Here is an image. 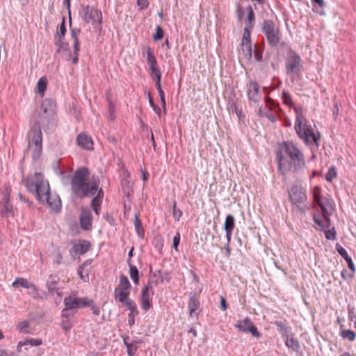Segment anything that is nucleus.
<instances>
[{
  "mask_svg": "<svg viewBox=\"0 0 356 356\" xmlns=\"http://www.w3.org/2000/svg\"><path fill=\"white\" fill-rule=\"evenodd\" d=\"M279 172L285 175L290 171L300 173L306 166L305 155L293 142H284L280 145L277 153Z\"/></svg>",
  "mask_w": 356,
  "mask_h": 356,
  "instance_id": "1",
  "label": "nucleus"
},
{
  "mask_svg": "<svg viewBox=\"0 0 356 356\" xmlns=\"http://www.w3.org/2000/svg\"><path fill=\"white\" fill-rule=\"evenodd\" d=\"M25 182L27 190L34 193L40 203L47 204L51 212L57 213L60 211L62 204L60 197L56 193H51L49 182L41 173L30 175Z\"/></svg>",
  "mask_w": 356,
  "mask_h": 356,
  "instance_id": "2",
  "label": "nucleus"
},
{
  "mask_svg": "<svg viewBox=\"0 0 356 356\" xmlns=\"http://www.w3.org/2000/svg\"><path fill=\"white\" fill-rule=\"evenodd\" d=\"M90 172L87 168L77 170L72 179V190L79 197L92 196L98 191L99 186L94 180L89 179Z\"/></svg>",
  "mask_w": 356,
  "mask_h": 356,
  "instance_id": "3",
  "label": "nucleus"
},
{
  "mask_svg": "<svg viewBox=\"0 0 356 356\" xmlns=\"http://www.w3.org/2000/svg\"><path fill=\"white\" fill-rule=\"evenodd\" d=\"M296 113L295 130L299 138L302 139L306 143L312 142L317 143L320 136H317L312 127L306 124V120L303 115L302 106H293Z\"/></svg>",
  "mask_w": 356,
  "mask_h": 356,
  "instance_id": "4",
  "label": "nucleus"
},
{
  "mask_svg": "<svg viewBox=\"0 0 356 356\" xmlns=\"http://www.w3.org/2000/svg\"><path fill=\"white\" fill-rule=\"evenodd\" d=\"M63 302L65 307L72 310L88 307L90 308L94 315L99 316L100 314V310L92 299L88 298V297H78L75 293H72L65 297Z\"/></svg>",
  "mask_w": 356,
  "mask_h": 356,
  "instance_id": "5",
  "label": "nucleus"
},
{
  "mask_svg": "<svg viewBox=\"0 0 356 356\" xmlns=\"http://www.w3.org/2000/svg\"><path fill=\"white\" fill-rule=\"evenodd\" d=\"M29 150L33 159H38L42 150V134L39 122L35 123L29 134Z\"/></svg>",
  "mask_w": 356,
  "mask_h": 356,
  "instance_id": "6",
  "label": "nucleus"
},
{
  "mask_svg": "<svg viewBox=\"0 0 356 356\" xmlns=\"http://www.w3.org/2000/svg\"><path fill=\"white\" fill-rule=\"evenodd\" d=\"M79 15L87 24H101L102 21V12L97 8L88 5H81Z\"/></svg>",
  "mask_w": 356,
  "mask_h": 356,
  "instance_id": "7",
  "label": "nucleus"
},
{
  "mask_svg": "<svg viewBox=\"0 0 356 356\" xmlns=\"http://www.w3.org/2000/svg\"><path fill=\"white\" fill-rule=\"evenodd\" d=\"M322 211V216H314V220L316 224L321 227L330 226L329 211L332 209L330 200L326 197H322L320 201L316 202Z\"/></svg>",
  "mask_w": 356,
  "mask_h": 356,
  "instance_id": "8",
  "label": "nucleus"
},
{
  "mask_svg": "<svg viewBox=\"0 0 356 356\" xmlns=\"http://www.w3.org/2000/svg\"><path fill=\"white\" fill-rule=\"evenodd\" d=\"M285 68L288 74L299 76L302 71V59L300 56L294 51H290L286 59Z\"/></svg>",
  "mask_w": 356,
  "mask_h": 356,
  "instance_id": "9",
  "label": "nucleus"
},
{
  "mask_svg": "<svg viewBox=\"0 0 356 356\" xmlns=\"http://www.w3.org/2000/svg\"><path fill=\"white\" fill-rule=\"evenodd\" d=\"M262 30L264 33L268 44L272 47L277 45L280 40V34L278 27L271 20H265L262 24Z\"/></svg>",
  "mask_w": 356,
  "mask_h": 356,
  "instance_id": "10",
  "label": "nucleus"
},
{
  "mask_svg": "<svg viewBox=\"0 0 356 356\" xmlns=\"http://www.w3.org/2000/svg\"><path fill=\"white\" fill-rule=\"evenodd\" d=\"M131 285L127 277L124 275L120 276L119 284L114 290V296L118 302H124L129 298Z\"/></svg>",
  "mask_w": 356,
  "mask_h": 356,
  "instance_id": "11",
  "label": "nucleus"
},
{
  "mask_svg": "<svg viewBox=\"0 0 356 356\" xmlns=\"http://www.w3.org/2000/svg\"><path fill=\"white\" fill-rule=\"evenodd\" d=\"M278 106L267 97L265 107L259 108L258 113L261 117H265L271 122H275L278 118Z\"/></svg>",
  "mask_w": 356,
  "mask_h": 356,
  "instance_id": "12",
  "label": "nucleus"
},
{
  "mask_svg": "<svg viewBox=\"0 0 356 356\" xmlns=\"http://www.w3.org/2000/svg\"><path fill=\"white\" fill-rule=\"evenodd\" d=\"M235 327L241 332H250L252 335L256 338L260 337V333L257 328L254 326L250 318L245 317L243 320L236 322Z\"/></svg>",
  "mask_w": 356,
  "mask_h": 356,
  "instance_id": "13",
  "label": "nucleus"
},
{
  "mask_svg": "<svg viewBox=\"0 0 356 356\" xmlns=\"http://www.w3.org/2000/svg\"><path fill=\"white\" fill-rule=\"evenodd\" d=\"M289 198L293 204H299L307 200L305 189L298 185L293 186L289 191Z\"/></svg>",
  "mask_w": 356,
  "mask_h": 356,
  "instance_id": "14",
  "label": "nucleus"
},
{
  "mask_svg": "<svg viewBox=\"0 0 356 356\" xmlns=\"http://www.w3.org/2000/svg\"><path fill=\"white\" fill-rule=\"evenodd\" d=\"M154 294L153 289L150 286L145 285L142 289L140 306L144 311L147 312L152 307V297Z\"/></svg>",
  "mask_w": 356,
  "mask_h": 356,
  "instance_id": "15",
  "label": "nucleus"
},
{
  "mask_svg": "<svg viewBox=\"0 0 356 356\" xmlns=\"http://www.w3.org/2000/svg\"><path fill=\"white\" fill-rule=\"evenodd\" d=\"M260 87L257 83L251 81L248 85V97L250 101L258 102L261 96L259 93Z\"/></svg>",
  "mask_w": 356,
  "mask_h": 356,
  "instance_id": "16",
  "label": "nucleus"
},
{
  "mask_svg": "<svg viewBox=\"0 0 356 356\" xmlns=\"http://www.w3.org/2000/svg\"><path fill=\"white\" fill-rule=\"evenodd\" d=\"M92 218L91 211L88 209H83L80 215V225L83 229L90 230L92 228Z\"/></svg>",
  "mask_w": 356,
  "mask_h": 356,
  "instance_id": "17",
  "label": "nucleus"
},
{
  "mask_svg": "<svg viewBox=\"0 0 356 356\" xmlns=\"http://www.w3.org/2000/svg\"><path fill=\"white\" fill-rule=\"evenodd\" d=\"M76 142L78 146L87 150L93 149V140L86 134L81 133L76 137Z\"/></svg>",
  "mask_w": 356,
  "mask_h": 356,
  "instance_id": "18",
  "label": "nucleus"
},
{
  "mask_svg": "<svg viewBox=\"0 0 356 356\" xmlns=\"http://www.w3.org/2000/svg\"><path fill=\"white\" fill-rule=\"evenodd\" d=\"M80 33V29H72L71 31V36L73 40V49H74V56H72V63L74 64L77 63L79 59V45L80 42L78 37L79 33Z\"/></svg>",
  "mask_w": 356,
  "mask_h": 356,
  "instance_id": "19",
  "label": "nucleus"
},
{
  "mask_svg": "<svg viewBox=\"0 0 356 356\" xmlns=\"http://www.w3.org/2000/svg\"><path fill=\"white\" fill-rule=\"evenodd\" d=\"M167 276V273L160 270H156L149 277L147 286H150L151 288L153 289L154 286L164 282Z\"/></svg>",
  "mask_w": 356,
  "mask_h": 356,
  "instance_id": "20",
  "label": "nucleus"
},
{
  "mask_svg": "<svg viewBox=\"0 0 356 356\" xmlns=\"http://www.w3.org/2000/svg\"><path fill=\"white\" fill-rule=\"evenodd\" d=\"M91 248V243L88 241H81L75 243L72 251L76 254H83L88 252Z\"/></svg>",
  "mask_w": 356,
  "mask_h": 356,
  "instance_id": "21",
  "label": "nucleus"
},
{
  "mask_svg": "<svg viewBox=\"0 0 356 356\" xmlns=\"http://www.w3.org/2000/svg\"><path fill=\"white\" fill-rule=\"evenodd\" d=\"M224 228L226 232V238L227 241L229 242L234 228V218L232 215L226 216Z\"/></svg>",
  "mask_w": 356,
  "mask_h": 356,
  "instance_id": "22",
  "label": "nucleus"
},
{
  "mask_svg": "<svg viewBox=\"0 0 356 356\" xmlns=\"http://www.w3.org/2000/svg\"><path fill=\"white\" fill-rule=\"evenodd\" d=\"M88 261L83 262L78 269V275L84 282L89 281L90 268Z\"/></svg>",
  "mask_w": 356,
  "mask_h": 356,
  "instance_id": "23",
  "label": "nucleus"
},
{
  "mask_svg": "<svg viewBox=\"0 0 356 356\" xmlns=\"http://www.w3.org/2000/svg\"><path fill=\"white\" fill-rule=\"evenodd\" d=\"M146 52H147V62L149 65L150 72L152 71H154L156 70H158L159 68L157 66V61H156V57L152 52V49L149 47H147Z\"/></svg>",
  "mask_w": 356,
  "mask_h": 356,
  "instance_id": "24",
  "label": "nucleus"
},
{
  "mask_svg": "<svg viewBox=\"0 0 356 356\" xmlns=\"http://www.w3.org/2000/svg\"><path fill=\"white\" fill-rule=\"evenodd\" d=\"M42 343V341L41 339H28L24 341H21L17 343V350L18 353L22 352V348L24 346H39Z\"/></svg>",
  "mask_w": 356,
  "mask_h": 356,
  "instance_id": "25",
  "label": "nucleus"
},
{
  "mask_svg": "<svg viewBox=\"0 0 356 356\" xmlns=\"http://www.w3.org/2000/svg\"><path fill=\"white\" fill-rule=\"evenodd\" d=\"M4 206L1 211V215L3 218H9L14 216V211L13 206L8 202V197L7 196H4L3 197Z\"/></svg>",
  "mask_w": 356,
  "mask_h": 356,
  "instance_id": "26",
  "label": "nucleus"
},
{
  "mask_svg": "<svg viewBox=\"0 0 356 356\" xmlns=\"http://www.w3.org/2000/svg\"><path fill=\"white\" fill-rule=\"evenodd\" d=\"M103 191L100 189L97 195L92 200L91 206L97 215L99 214L102 202Z\"/></svg>",
  "mask_w": 356,
  "mask_h": 356,
  "instance_id": "27",
  "label": "nucleus"
},
{
  "mask_svg": "<svg viewBox=\"0 0 356 356\" xmlns=\"http://www.w3.org/2000/svg\"><path fill=\"white\" fill-rule=\"evenodd\" d=\"M199 307L200 301L198 298L195 295L191 296L188 304L189 315L191 317L193 316L195 312L199 308Z\"/></svg>",
  "mask_w": 356,
  "mask_h": 356,
  "instance_id": "28",
  "label": "nucleus"
},
{
  "mask_svg": "<svg viewBox=\"0 0 356 356\" xmlns=\"http://www.w3.org/2000/svg\"><path fill=\"white\" fill-rule=\"evenodd\" d=\"M248 11V16L245 20V27L253 28L255 24L254 13L251 6L246 8Z\"/></svg>",
  "mask_w": 356,
  "mask_h": 356,
  "instance_id": "29",
  "label": "nucleus"
},
{
  "mask_svg": "<svg viewBox=\"0 0 356 356\" xmlns=\"http://www.w3.org/2000/svg\"><path fill=\"white\" fill-rule=\"evenodd\" d=\"M286 346L294 352H298L300 349L299 341L293 337H287L285 340Z\"/></svg>",
  "mask_w": 356,
  "mask_h": 356,
  "instance_id": "30",
  "label": "nucleus"
},
{
  "mask_svg": "<svg viewBox=\"0 0 356 356\" xmlns=\"http://www.w3.org/2000/svg\"><path fill=\"white\" fill-rule=\"evenodd\" d=\"M127 264L129 266V275L131 279L133 280L135 284L139 283L138 270L136 266L129 262V259H127Z\"/></svg>",
  "mask_w": 356,
  "mask_h": 356,
  "instance_id": "31",
  "label": "nucleus"
},
{
  "mask_svg": "<svg viewBox=\"0 0 356 356\" xmlns=\"http://www.w3.org/2000/svg\"><path fill=\"white\" fill-rule=\"evenodd\" d=\"M340 336L343 339H348L350 341H353L356 338V334L351 330L344 329L343 325H341Z\"/></svg>",
  "mask_w": 356,
  "mask_h": 356,
  "instance_id": "32",
  "label": "nucleus"
},
{
  "mask_svg": "<svg viewBox=\"0 0 356 356\" xmlns=\"http://www.w3.org/2000/svg\"><path fill=\"white\" fill-rule=\"evenodd\" d=\"M313 3V11L319 15H323V8L325 6V2L324 0H312Z\"/></svg>",
  "mask_w": 356,
  "mask_h": 356,
  "instance_id": "33",
  "label": "nucleus"
},
{
  "mask_svg": "<svg viewBox=\"0 0 356 356\" xmlns=\"http://www.w3.org/2000/svg\"><path fill=\"white\" fill-rule=\"evenodd\" d=\"M47 80L45 77H41L37 84H36V88H35V90H36V92L39 93L40 95H41L42 96L44 95V91L46 90L47 89Z\"/></svg>",
  "mask_w": 356,
  "mask_h": 356,
  "instance_id": "34",
  "label": "nucleus"
},
{
  "mask_svg": "<svg viewBox=\"0 0 356 356\" xmlns=\"http://www.w3.org/2000/svg\"><path fill=\"white\" fill-rule=\"evenodd\" d=\"M241 51L244 58L250 60L252 51L251 43H241Z\"/></svg>",
  "mask_w": 356,
  "mask_h": 356,
  "instance_id": "35",
  "label": "nucleus"
},
{
  "mask_svg": "<svg viewBox=\"0 0 356 356\" xmlns=\"http://www.w3.org/2000/svg\"><path fill=\"white\" fill-rule=\"evenodd\" d=\"M41 109L42 110V118H49L54 114V111L51 108L49 104L43 103L41 106Z\"/></svg>",
  "mask_w": 356,
  "mask_h": 356,
  "instance_id": "36",
  "label": "nucleus"
},
{
  "mask_svg": "<svg viewBox=\"0 0 356 356\" xmlns=\"http://www.w3.org/2000/svg\"><path fill=\"white\" fill-rule=\"evenodd\" d=\"M120 302L124 304L130 311V313H139L136 302L134 300H131L129 298L128 299H126L125 301Z\"/></svg>",
  "mask_w": 356,
  "mask_h": 356,
  "instance_id": "37",
  "label": "nucleus"
},
{
  "mask_svg": "<svg viewBox=\"0 0 356 356\" xmlns=\"http://www.w3.org/2000/svg\"><path fill=\"white\" fill-rule=\"evenodd\" d=\"M30 282L25 278L17 277L13 282L12 286L14 288H18L19 286L27 289Z\"/></svg>",
  "mask_w": 356,
  "mask_h": 356,
  "instance_id": "38",
  "label": "nucleus"
},
{
  "mask_svg": "<svg viewBox=\"0 0 356 356\" xmlns=\"http://www.w3.org/2000/svg\"><path fill=\"white\" fill-rule=\"evenodd\" d=\"M17 329L19 332L24 334H29L31 332L29 330V322L28 321H23L17 325Z\"/></svg>",
  "mask_w": 356,
  "mask_h": 356,
  "instance_id": "39",
  "label": "nucleus"
},
{
  "mask_svg": "<svg viewBox=\"0 0 356 356\" xmlns=\"http://www.w3.org/2000/svg\"><path fill=\"white\" fill-rule=\"evenodd\" d=\"M66 29L65 26L64 21L63 22L62 24L60 26L59 31L57 33L56 37L58 38L57 44L59 47H63L62 43H63V39L65 34Z\"/></svg>",
  "mask_w": 356,
  "mask_h": 356,
  "instance_id": "40",
  "label": "nucleus"
},
{
  "mask_svg": "<svg viewBox=\"0 0 356 356\" xmlns=\"http://www.w3.org/2000/svg\"><path fill=\"white\" fill-rule=\"evenodd\" d=\"M282 99L283 103L285 105L289 106H292L293 108V106H296L293 104L291 96L289 94V92H288L286 91H283L282 93Z\"/></svg>",
  "mask_w": 356,
  "mask_h": 356,
  "instance_id": "41",
  "label": "nucleus"
},
{
  "mask_svg": "<svg viewBox=\"0 0 356 356\" xmlns=\"http://www.w3.org/2000/svg\"><path fill=\"white\" fill-rule=\"evenodd\" d=\"M337 173L336 167L332 165L329 168L325 175V179L329 182H332V180L337 177Z\"/></svg>",
  "mask_w": 356,
  "mask_h": 356,
  "instance_id": "42",
  "label": "nucleus"
},
{
  "mask_svg": "<svg viewBox=\"0 0 356 356\" xmlns=\"http://www.w3.org/2000/svg\"><path fill=\"white\" fill-rule=\"evenodd\" d=\"M60 326L65 331H69L72 329L73 323L70 318H62Z\"/></svg>",
  "mask_w": 356,
  "mask_h": 356,
  "instance_id": "43",
  "label": "nucleus"
},
{
  "mask_svg": "<svg viewBox=\"0 0 356 356\" xmlns=\"http://www.w3.org/2000/svg\"><path fill=\"white\" fill-rule=\"evenodd\" d=\"M150 74L153 76V78L156 79V88L159 87H161V73L159 69L151 72Z\"/></svg>",
  "mask_w": 356,
  "mask_h": 356,
  "instance_id": "44",
  "label": "nucleus"
},
{
  "mask_svg": "<svg viewBox=\"0 0 356 356\" xmlns=\"http://www.w3.org/2000/svg\"><path fill=\"white\" fill-rule=\"evenodd\" d=\"M252 28L245 27L241 43H251L250 31Z\"/></svg>",
  "mask_w": 356,
  "mask_h": 356,
  "instance_id": "45",
  "label": "nucleus"
},
{
  "mask_svg": "<svg viewBox=\"0 0 356 356\" xmlns=\"http://www.w3.org/2000/svg\"><path fill=\"white\" fill-rule=\"evenodd\" d=\"M157 90L159 94V97H160V99L161 101V105H162V108L163 109L164 113H166V102H165V99L164 91L163 90L161 87L157 88Z\"/></svg>",
  "mask_w": 356,
  "mask_h": 356,
  "instance_id": "46",
  "label": "nucleus"
},
{
  "mask_svg": "<svg viewBox=\"0 0 356 356\" xmlns=\"http://www.w3.org/2000/svg\"><path fill=\"white\" fill-rule=\"evenodd\" d=\"M313 198L315 202L321 200V188L318 186H316L313 189Z\"/></svg>",
  "mask_w": 356,
  "mask_h": 356,
  "instance_id": "47",
  "label": "nucleus"
},
{
  "mask_svg": "<svg viewBox=\"0 0 356 356\" xmlns=\"http://www.w3.org/2000/svg\"><path fill=\"white\" fill-rule=\"evenodd\" d=\"M134 225H135L136 230L138 234L140 236L143 237L144 231L142 227L141 222L138 217H136V218H135Z\"/></svg>",
  "mask_w": 356,
  "mask_h": 356,
  "instance_id": "48",
  "label": "nucleus"
},
{
  "mask_svg": "<svg viewBox=\"0 0 356 356\" xmlns=\"http://www.w3.org/2000/svg\"><path fill=\"white\" fill-rule=\"evenodd\" d=\"M182 211L177 208L176 202L173 204V218L176 221H179L182 216Z\"/></svg>",
  "mask_w": 356,
  "mask_h": 356,
  "instance_id": "49",
  "label": "nucleus"
},
{
  "mask_svg": "<svg viewBox=\"0 0 356 356\" xmlns=\"http://www.w3.org/2000/svg\"><path fill=\"white\" fill-rule=\"evenodd\" d=\"M63 256L58 249H56L54 253V263L60 264L62 263Z\"/></svg>",
  "mask_w": 356,
  "mask_h": 356,
  "instance_id": "50",
  "label": "nucleus"
},
{
  "mask_svg": "<svg viewBox=\"0 0 356 356\" xmlns=\"http://www.w3.org/2000/svg\"><path fill=\"white\" fill-rule=\"evenodd\" d=\"M154 40H159L163 38V31L160 26H157L156 33L153 36Z\"/></svg>",
  "mask_w": 356,
  "mask_h": 356,
  "instance_id": "51",
  "label": "nucleus"
},
{
  "mask_svg": "<svg viewBox=\"0 0 356 356\" xmlns=\"http://www.w3.org/2000/svg\"><path fill=\"white\" fill-rule=\"evenodd\" d=\"M125 344L127 348V353L129 356H133L137 350V346L128 343H125Z\"/></svg>",
  "mask_w": 356,
  "mask_h": 356,
  "instance_id": "52",
  "label": "nucleus"
},
{
  "mask_svg": "<svg viewBox=\"0 0 356 356\" xmlns=\"http://www.w3.org/2000/svg\"><path fill=\"white\" fill-rule=\"evenodd\" d=\"M275 325L278 328L279 332H281L282 334H284L286 333L288 327L283 323H282L280 321H276L275 323Z\"/></svg>",
  "mask_w": 356,
  "mask_h": 356,
  "instance_id": "53",
  "label": "nucleus"
},
{
  "mask_svg": "<svg viewBox=\"0 0 356 356\" xmlns=\"http://www.w3.org/2000/svg\"><path fill=\"white\" fill-rule=\"evenodd\" d=\"M337 250L338 253L345 259L347 260L348 259L350 258L349 257L347 251L342 247V246H337Z\"/></svg>",
  "mask_w": 356,
  "mask_h": 356,
  "instance_id": "54",
  "label": "nucleus"
},
{
  "mask_svg": "<svg viewBox=\"0 0 356 356\" xmlns=\"http://www.w3.org/2000/svg\"><path fill=\"white\" fill-rule=\"evenodd\" d=\"M27 289H29V294H30L31 296H33V297H35V295L38 293V287L33 283H31L29 284Z\"/></svg>",
  "mask_w": 356,
  "mask_h": 356,
  "instance_id": "55",
  "label": "nucleus"
},
{
  "mask_svg": "<svg viewBox=\"0 0 356 356\" xmlns=\"http://www.w3.org/2000/svg\"><path fill=\"white\" fill-rule=\"evenodd\" d=\"M136 3L140 10H144L149 6V0H137Z\"/></svg>",
  "mask_w": 356,
  "mask_h": 356,
  "instance_id": "56",
  "label": "nucleus"
},
{
  "mask_svg": "<svg viewBox=\"0 0 356 356\" xmlns=\"http://www.w3.org/2000/svg\"><path fill=\"white\" fill-rule=\"evenodd\" d=\"M180 238H181V236H180L179 232H177L175 236L173 238L172 246L176 251H178V245L180 242Z\"/></svg>",
  "mask_w": 356,
  "mask_h": 356,
  "instance_id": "57",
  "label": "nucleus"
},
{
  "mask_svg": "<svg viewBox=\"0 0 356 356\" xmlns=\"http://www.w3.org/2000/svg\"><path fill=\"white\" fill-rule=\"evenodd\" d=\"M47 287L48 291L51 293H54L57 291L56 282L54 281H49L47 282Z\"/></svg>",
  "mask_w": 356,
  "mask_h": 356,
  "instance_id": "58",
  "label": "nucleus"
},
{
  "mask_svg": "<svg viewBox=\"0 0 356 356\" xmlns=\"http://www.w3.org/2000/svg\"><path fill=\"white\" fill-rule=\"evenodd\" d=\"M70 310H72V309H67V307H65L61 312V318H70V316L72 315V314H71V312H70Z\"/></svg>",
  "mask_w": 356,
  "mask_h": 356,
  "instance_id": "59",
  "label": "nucleus"
},
{
  "mask_svg": "<svg viewBox=\"0 0 356 356\" xmlns=\"http://www.w3.org/2000/svg\"><path fill=\"white\" fill-rule=\"evenodd\" d=\"M325 238L327 239L334 240V239H335L336 232L334 231V229H329L325 232Z\"/></svg>",
  "mask_w": 356,
  "mask_h": 356,
  "instance_id": "60",
  "label": "nucleus"
},
{
  "mask_svg": "<svg viewBox=\"0 0 356 356\" xmlns=\"http://www.w3.org/2000/svg\"><path fill=\"white\" fill-rule=\"evenodd\" d=\"M220 308L222 311H225L227 309V302L223 296H220Z\"/></svg>",
  "mask_w": 356,
  "mask_h": 356,
  "instance_id": "61",
  "label": "nucleus"
},
{
  "mask_svg": "<svg viewBox=\"0 0 356 356\" xmlns=\"http://www.w3.org/2000/svg\"><path fill=\"white\" fill-rule=\"evenodd\" d=\"M138 314H135V313H129V324L130 325H132L134 324V322H135V317L138 315Z\"/></svg>",
  "mask_w": 356,
  "mask_h": 356,
  "instance_id": "62",
  "label": "nucleus"
},
{
  "mask_svg": "<svg viewBox=\"0 0 356 356\" xmlns=\"http://www.w3.org/2000/svg\"><path fill=\"white\" fill-rule=\"evenodd\" d=\"M347 264H348V268L354 273L355 271V265L353 262V260L350 258L348 259L347 260H346Z\"/></svg>",
  "mask_w": 356,
  "mask_h": 356,
  "instance_id": "63",
  "label": "nucleus"
},
{
  "mask_svg": "<svg viewBox=\"0 0 356 356\" xmlns=\"http://www.w3.org/2000/svg\"><path fill=\"white\" fill-rule=\"evenodd\" d=\"M234 111L239 119H241L242 118H244V115H243V112L241 109H239L236 106H234Z\"/></svg>",
  "mask_w": 356,
  "mask_h": 356,
  "instance_id": "64",
  "label": "nucleus"
}]
</instances>
